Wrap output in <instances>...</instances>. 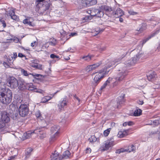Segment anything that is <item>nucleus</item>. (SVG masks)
<instances>
[{
  "instance_id": "44",
  "label": "nucleus",
  "mask_w": 160,
  "mask_h": 160,
  "mask_svg": "<svg viewBox=\"0 0 160 160\" xmlns=\"http://www.w3.org/2000/svg\"><path fill=\"white\" fill-rule=\"evenodd\" d=\"M36 117L42 120V117L41 116V114L39 111H37L35 113Z\"/></svg>"
},
{
  "instance_id": "59",
  "label": "nucleus",
  "mask_w": 160,
  "mask_h": 160,
  "mask_svg": "<svg viewBox=\"0 0 160 160\" xmlns=\"http://www.w3.org/2000/svg\"><path fill=\"white\" fill-rule=\"evenodd\" d=\"M77 35V33L76 32H72L70 33V35H69V36L70 37H73Z\"/></svg>"
},
{
  "instance_id": "28",
  "label": "nucleus",
  "mask_w": 160,
  "mask_h": 160,
  "mask_svg": "<svg viewBox=\"0 0 160 160\" xmlns=\"http://www.w3.org/2000/svg\"><path fill=\"white\" fill-rule=\"evenodd\" d=\"M33 149L31 148H28L25 153L26 157L27 158H28L31 155V152L32 151Z\"/></svg>"
},
{
  "instance_id": "4",
  "label": "nucleus",
  "mask_w": 160,
  "mask_h": 160,
  "mask_svg": "<svg viewBox=\"0 0 160 160\" xmlns=\"http://www.w3.org/2000/svg\"><path fill=\"white\" fill-rule=\"evenodd\" d=\"M19 115L24 117L28 115L29 112V108L26 104H21L18 109Z\"/></svg>"
},
{
  "instance_id": "38",
  "label": "nucleus",
  "mask_w": 160,
  "mask_h": 160,
  "mask_svg": "<svg viewBox=\"0 0 160 160\" xmlns=\"http://www.w3.org/2000/svg\"><path fill=\"white\" fill-rule=\"evenodd\" d=\"M102 62L101 61H100L98 63H96L95 64H94L91 65L93 67V68L94 70L96 69L98 67H99L100 65L101 64Z\"/></svg>"
},
{
  "instance_id": "34",
  "label": "nucleus",
  "mask_w": 160,
  "mask_h": 160,
  "mask_svg": "<svg viewBox=\"0 0 160 160\" xmlns=\"http://www.w3.org/2000/svg\"><path fill=\"white\" fill-rule=\"evenodd\" d=\"M142 111L140 109H137L134 111L133 115L135 116H138L141 114Z\"/></svg>"
},
{
  "instance_id": "47",
  "label": "nucleus",
  "mask_w": 160,
  "mask_h": 160,
  "mask_svg": "<svg viewBox=\"0 0 160 160\" xmlns=\"http://www.w3.org/2000/svg\"><path fill=\"white\" fill-rule=\"evenodd\" d=\"M97 3V0H91L89 1V3L90 5H93L96 4Z\"/></svg>"
},
{
  "instance_id": "24",
  "label": "nucleus",
  "mask_w": 160,
  "mask_h": 160,
  "mask_svg": "<svg viewBox=\"0 0 160 160\" xmlns=\"http://www.w3.org/2000/svg\"><path fill=\"white\" fill-rule=\"evenodd\" d=\"M58 153L55 151L54 153H52V155H51V160H58Z\"/></svg>"
},
{
  "instance_id": "45",
  "label": "nucleus",
  "mask_w": 160,
  "mask_h": 160,
  "mask_svg": "<svg viewBox=\"0 0 160 160\" xmlns=\"http://www.w3.org/2000/svg\"><path fill=\"white\" fill-rule=\"evenodd\" d=\"M91 56L88 55L84 56L82 57V59L85 60L89 61L91 60Z\"/></svg>"
},
{
  "instance_id": "53",
  "label": "nucleus",
  "mask_w": 160,
  "mask_h": 160,
  "mask_svg": "<svg viewBox=\"0 0 160 160\" xmlns=\"http://www.w3.org/2000/svg\"><path fill=\"white\" fill-rule=\"evenodd\" d=\"M3 64L4 66L6 68H8L9 67V65L8 63L7 62H4L3 63Z\"/></svg>"
},
{
  "instance_id": "1",
  "label": "nucleus",
  "mask_w": 160,
  "mask_h": 160,
  "mask_svg": "<svg viewBox=\"0 0 160 160\" xmlns=\"http://www.w3.org/2000/svg\"><path fill=\"white\" fill-rule=\"evenodd\" d=\"M133 64L134 63L132 59H130L125 62L124 63H121L115 66V68L119 72L115 78L116 81L113 82V86L116 85L118 82L124 80L128 72V68Z\"/></svg>"
},
{
  "instance_id": "12",
  "label": "nucleus",
  "mask_w": 160,
  "mask_h": 160,
  "mask_svg": "<svg viewBox=\"0 0 160 160\" xmlns=\"http://www.w3.org/2000/svg\"><path fill=\"white\" fill-rule=\"evenodd\" d=\"M148 79L149 81H152L157 78V75L155 72L150 71L148 74H147Z\"/></svg>"
},
{
  "instance_id": "23",
  "label": "nucleus",
  "mask_w": 160,
  "mask_h": 160,
  "mask_svg": "<svg viewBox=\"0 0 160 160\" xmlns=\"http://www.w3.org/2000/svg\"><path fill=\"white\" fill-rule=\"evenodd\" d=\"M128 130L124 131H120L118 132V137L120 138H123L127 135V132Z\"/></svg>"
},
{
  "instance_id": "13",
  "label": "nucleus",
  "mask_w": 160,
  "mask_h": 160,
  "mask_svg": "<svg viewBox=\"0 0 160 160\" xmlns=\"http://www.w3.org/2000/svg\"><path fill=\"white\" fill-rule=\"evenodd\" d=\"M159 30H157L156 31H155L153 32H152L150 35H149L148 37L142 40V44H144L146 42H147L148 40L149 39L151 38L152 37H153L155 36L156 35L158 34L159 32Z\"/></svg>"
},
{
  "instance_id": "40",
  "label": "nucleus",
  "mask_w": 160,
  "mask_h": 160,
  "mask_svg": "<svg viewBox=\"0 0 160 160\" xmlns=\"http://www.w3.org/2000/svg\"><path fill=\"white\" fill-rule=\"evenodd\" d=\"M23 22L24 24H27L30 26H32L31 22L29 21L28 19H24L23 21Z\"/></svg>"
},
{
  "instance_id": "58",
  "label": "nucleus",
  "mask_w": 160,
  "mask_h": 160,
  "mask_svg": "<svg viewBox=\"0 0 160 160\" xmlns=\"http://www.w3.org/2000/svg\"><path fill=\"white\" fill-rule=\"evenodd\" d=\"M137 102L139 104L141 105H142L144 103L143 101L140 100L138 101Z\"/></svg>"
},
{
  "instance_id": "62",
  "label": "nucleus",
  "mask_w": 160,
  "mask_h": 160,
  "mask_svg": "<svg viewBox=\"0 0 160 160\" xmlns=\"http://www.w3.org/2000/svg\"><path fill=\"white\" fill-rule=\"evenodd\" d=\"M13 58V57L11 55H9L8 58V59L9 61H11Z\"/></svg>"
},
{
  "instance_id": "22",
  "label": "nucleus",
  "mask_w": 160,
  "mask_h": 160,
  "mask_svg": "<svg viewBox=\"0 0 160 160\" xmlns=\"http://www.w3.org/2000/svg\"><path fill=\"white\" fill-rule=\"evenodd\" d=\"M88 141L91 143H93L96 141L99 142V138H96L94 135L91 136V137L88 139Z\"/></svg>"
},
{
  "instance_id": "7",
  "label": "nucleus",
  "mask_w": 160,
  "mask_h": 160,
  "mask_svg": "<svg viewBox=\"0 0 160 160\" xmlns=\"http://www.w3.org/2000/svg\"><path fill=\"white\" fill-rule=\"evenodd\" d=\"M113 142L114 141L112 139L105 141L102 145V150L104 151L109 149L113 146Z\"/></svg>"
},
{
  "instance_id": "57",
  "label": "nucleus",
  "mask_w": 160,
  "mask_h": 160,
  "mask_svg": "<svg viewBox=\"0 0 160 160\" xmlns=\"http://www.w3.org/2000/svg\"><path fill=\"white\" fill-rule=\"evenodd\" d=\"M91 149L90 148H88L86 150V153H90L91 152Z\"/></svg>"
},
{
  "instance_id": "27",
  "label": "nucleus",
  "mask_w": 160,
  "mask_h": 160,
  "mask_svg": "<svg viewBox=\"0 0 160 160\" xmlns=\"http://www.w3.org/2000/svg\"><path fill=\"white\" fill-rule=\"evenodd\" d=\"M32 133V131H28L25 133H24L23 138L24 139H27L29 138L31 136V134Z\"/></svg>"
},
{
  "instance_id": "11",
  "label": "nucleus",
  "mask_w": 160,
  "mask_h": 160,
  "mask_svg": "<svg viewBox=\"0 0 160 160\" xmlns=\"http://www.w3.org/2000/svg\"><path fill=\"white\" fill-rule=\"evenodd\" d=\"M68 100L67 96H66L63 98V100L60 101L58 104L59 109H61L65 106H66Z\"/></svg>"
},
{
  "instance_id": "48",
  "label": "nucleus",
  "mask_w": 160,
  "mask_h": 160,
  "mask_svg": "<svg viewBox=\"0 0 160 160\" xmlns=\"http://www.w3.org/2000/svg\"><path fill=\"white\" fill-rule=\"evenodd\" d=\"M35 68L39 70H42V65L38 63L36 67Z\"/></svg>"
},
{
  "instance_id": "26",
  "label": "nucleus",
  "mask_w": 160,
  "mask_h": 160,
  "mask_svg": "<svg viewBox=\"0 0 160 160\" xmlns=\"http://www.w3.org/2000/svg\"><path fill=\"white\" fill-rule=\"evenodd\" d=\"M27 89L29 90L32 91L36 89V87L33 85L32 83H27L26 87Z\"/></svg>"
},
{
  "instance_id": "43",
  "label": "nucleus",
  "mask_w": 160,
  "mask_h": 160,
  "mask_svg": "<svg viewBox=\"0 0 160 160\" xmlns=\"http://www.w3.org/2000/svg\"><path fill=\"white\" fill-rule=\"evenodd\" d=\"M40 135V138L41 139H42L46 137V134L45 132L42 131V132H41V133L39 134Z\"/></svg>"
},
{
  "instance_id": "20",
  "label": "nucleus",
  "mask_w": 160,
  "mask_h": 160,
  "mask_svg": "<svg viewBox=\"0 0 160 160\" xmlns=\"http://www.w3.org/2000/svg\"><path fill=\"white\" fill-rule=\"evenodd\" d=\"M125 95L124 94L122 96H120L117 99V108L119 107V105L122 104L124 102L125 100L124 99Z\"/></svg>"
},
{
  "instance_id": "39",
  "label": "nucleus",
  "mask_w": 160,
  "mask_h": 160,
  "mask_svg": "<svg viewBox=\"0 0 160 160\" xmlns=\"http://www.w3.org/2000/svg\"><path fill=\"white\" fill-rule=\"evenodd\" d=\"M111 129V128H109L104 131L103 135L105 137H107L108 135L110 133Z\"/></svg>"
},
{
  "instance_id": "35",
  "label": "nucleus",
  "mask_w": 160,
  "mask_h": 160,
  "mask_svg": "<svg viewBox=\"0 0 160 160\" xmlns=\"http://www.w3.org/2000/svg\"><path fill=\"white\" fill-rule=\"evenodd\" d=\"M70 155L71 153L68 150H67L65 152H64L63 154V156H64V159H67L69 158Z\"/></svg>"
},
{
  "instance_id": "63",
  "label": "nucleus",
  "mask_w": 160,
  "mask_h": 160,
  "mask_svg": "<svg viewBox=\"0 0 160 160\" xmlns=\"http://www.w3.org/2000/svg\"><path fill=\"white\" fill-rule=\"evenodd\" d=\"M58 91H57V92H55L54 94H51V99L53 97H54V95H55L57 93V92H58Z\"/></svg>"
},
{
  "instance_id": "55",
  "label": "nucleus",
  "mask_w": 160,
  "mask_h": 160,
  "mask_svg": "<svg viewBox=\"0 0 160 160\" xmlns=\"http://www.w3.org/2000/svg\"><path fill=\"white\" fill-rule=\"evenodd\" d=\"M58 160H61L62 159H64L63 156L59 155L58 154Z\"/></svg>"
},
{
  "instance_id": "19",
  "label": "nucleus",
  "mask_w": 160,
  "mask_h": 160,
  "mask_svg": "<svg viewBox=\"0 0 160 160\" xmlns=\"http://www.w3.org/2000/svg\"><path fill=\"white\" fill-rule=\"evenodd\" d=\"M112 81H114L112 78H109L103 84V85L101 86L100 90H102L107 85H109V84L111 83Z\"/></svg>"
},
{
  "instance_id": "30",
  "label": "nucleus",
  "mask_w": 160,
  "mask_h": 160,
  "mask_svg": "<svg viewBox=\"0 0 160 160\" xmlns=\"http://www.w3.org/2000/svg\"><path fill=\"white\" fill-rule=\"evenodd\" d=\"M42 128V127L41 128H37L36 129L34 130H32V132L33 133H34L37 134H40L41 133V132H42V131L41 129Z\"/></svg>"
},
{
  "instance_id": "21",
  "label": "nucleus",
  "mask_w": 160,
  "mask_h": 160,
  "mask_svg": "<svg viewBox=\"0 0 160 160\" xmlns=\"http://www.w3.org/2000/svg\"><path fill=\"white\" fill-rule=\"evenodd\" d=\"M27 84L23 82H21L19 83L18 85V88L20 90H24L27 89L26 87Z\"/></svg>"
},
{
  "instance_id": "56",
  "label": "nucleus",
  "mask_w": 160,
  "mask_h": 160,
  "mask_svg": "<svg viewBox=\"0 0 160 160\" xmlns=\"http://www.w3.org/2000/svg\"><path fill=\"white\" fill-rule=\"evenodd\" d=\"M128 13L131 15H134L137 14V13L136 12L132 11H129Z\"/></svg>"
},
{
  "instance_id": "8",
  "label": "nucleus",
  "mask_w": 160,
  "mask_h": 160,
  "mask_svg": "<svg viewBox=\"0 0 160 160\" xmlns=\"http://www.w3.org/2000/svg\"><path fill=\"white\" fill-rule=\"evenodd\" d=\"M37 2L38 3L36 5V6H37L40 3L43 2L42 6L45 10L48 9L50 7V0H37Z\"/></svg>"
},
{
  "instance_id": "5",
  "label": "nucleus",
  "mask_w": 160,
  "mask_h": 160,
  "mask_svg": "<svg viewBox=\"0 0 160 160\" xmlns=\"http://www.w3.org/2000/svg\"><path fill=\"white\" fill-rule=\"evenodd\" d=\"M7 84L8 86L12 88H16L19 85L18 80L13 77L8 78Z\"/></svg>"
},
{
  "instance_id": "17",
  "label": "nucleus",
  "mask_w": 160,
  "mask_h": 160,
  "mask_svg": "<svg viewBox=\"0 0 160 160\" xmlns=\"http://www.w3.org/2000/svg\"><path fill=\"white\" fill-rule=\"evenodd\" d=\"M60 128L57 125L51 123V133L53 134L56 131L58 132Z\"/></svg>"
},
{
  "instance_id": "32",
  "label": "nucleus",
  "mask_w": 160,
  "mask_h": 160,
  "mask_svg": "<svg viewBox=\"0 0 160 160\" xmlns=\"http://www.w3.org/2000/svg\"><path fill=\"white\" fill-rule=\"evenodd\" d=\"M135 147L132 145H129L128 148L127 149V152H133L135 150Z\"/></svg>"
},
{
  "instance_id": "25",
  "label": "nucleus",
  "mask_w": 160,
  "mask_h": 160,
  "mask_svg": "<svg viewBox=\"0 0 160 160\" xmlns=\"http://www.w3.org/2000/svg\"><path fill=\"white\" fill-rule=\"evenodd\" d=\"M8 14L10 16L12 19L14 20L17 19V17L15 14L14 11L13 10H9Z\"/></svg>"
},
{
  "instance_id": "29",
  "label": "nucleus",
  "mask_w": 160,
  "mask_h": 160,
  "mask_svg": "<svg viewBox=\"0 0 160 160\" xmlns=\"http://www.w3.org/2000/svg\"><path fill=\"white\" fill-rule=\"evenodd\" d=\"M103 29H100L99 28H96L93 32L94 34L92 35L94 36L97 35L100 32H103Z\"/></svg>"
},
{
  "instance_id": "15",
  "label": "nucleus",
  "mask_w": 160,
  "mask_h": 160,
  "mask_svg": "<svg viewBox=\"0 0 160 160\" xmlns=\"http://www.w3.org/2000/svg\"><path fill=\"white\" fill-rule=\"evenodd\" d=\"M59 133V132L57 131L53 134L51 133V144L56 140L58 136Z\"/></svg>"
},
{
  "instance_id": "14",
  "label": "nucleus",
  "mask_w": 160,
  "mask_h": 160,
  "mask_svg": "<svg viewBox=\"0 0 160 160\" xmlns=\"http://www.w3.org/2000/svg\"><path fill=\"white\" fill-rule=\"evenodd\" d=\"M143 54L142 52V51H140L135 56L132 58V60L134 64L138 60Z\"/></svg>"
},
{
  "instance_id": "51",
  "label": "nucleus",
  "mask_w": 160,
  "mask_h": 160,
  "mask_svg": "<svg viewBox=\"0 0 160 160\" xmlns=\"http://www.w3.org/2000/svg\"><path fill=\"white\" fill-rule=\"evenodd\" d=\"M5 126V122L2 121H0V128H3Z\"/></svg>"
},
{
  "instance_id": "31",
  "label": "nucleus",
  "mask_w": 160,
  "mask_h": 160,
  "mask_svg": "<svg viewBox=\"0 0 160 160\" xmlns=\"http://www.w3.org/2000/svg\"><path fill=\"white\" fill-rule=\"evenodd\" d=\"M146 26L147 25L146 24H142V26L141 27L139 28L138 29L137 31L139 32V33L142 32L146 29Z\"/></svg>"
},
{
  "instance_id": "50",
  "label": "nucleus",
  "mask_w": 160,
  "mask_h": 160,
  "mask_svg": "<svg viewBox=\"0 0 160 160\" xmlns=\"http://www.w3.org/2000/svg\"><path fill=\"white\" fill-rule=\"evenodd\" d=\"M60 32L61 34L63 36V37H65V36L67 35V33L66 32H65L64 31H63V30H62Z\"/></svg>"
},
{
  "instance_id": "41",
  "label": "nucleus",
  "mask_w": 160,
  "mask_h": 160,
  "mask_svg": "<svg viewBox=\"0 0 160 160\" xmlns=\"http://www.w3.org/2000/svg\"><path fill=\"white\" fill-rule=\"evenodd\" d=\"M86 71L88 72L94 70L93 68V67L91 65L88 66L86 68Z\"/></svg>"
},
{
  "instance_id": "64",
  "label": "nucleus",
  "mask_w": 160,
  "mask_h": 160,
  "mask_svg": "<svg viewBox=\"0 0 160 160\" xmlns=\"http://www.w3.org/2000/svg\"><path fill=\"white\" fill-rule=\"evenodd\" d=\"M74 98L76 99L78 101V102L79 103L80 102V99L78 98V97L76 95L74 96Z\"/></svg>"
},
{
  "instance_id": "54",
  "label": "nucleus",
  "mask_w": 160,
  "mask_h": 160,
  "mask_svg": "<svg viewBox=\"0 0 160 160\" xmlns=\"http://www.w3.org/2000/svg\"><path fill=\"white\" fill-rule=\"evenodd\" d=\"M18 57H20V58L25 57V59H27V58H26L25 56L22 54L21 53H18Z\"/></svg>"
},
{
  "instance_id": "36",
  "label": "nucleus",
  "mask_w": 160,
  "mask_h": 160,
  "mask_svg": "<svg viewBox=\"0 0 160 160\" xmlns=\"http://www.w3.org/2000/svg\"><path fill=\"white\" fill-rule=\"evenodd\" d=\"M57 42L58 41L56 39L53 37L51 38V45L55 46L57 44Z\"/></svg>"
},
{
  "instance_id": "3",
  "label": "nucleus",
  "mask_w": 160,
  "mask_h": 160,
  "mask_svg": "<svg viewBox=\"0 0 160 160\" xmlns=\"http://www.w3.org/2000/svg\"><path fill=\"white\" fill-rule=\"evenodd\" d=\"M107 68L108 67L106 68L100 70L98 74L96 75L93 79V84L94 86H96L101 79L103 78L105 75L108 73L109 70H108Z\"/></svg>"
},
{
  "instance_id": "16",
  "label": "nucleus",
  "mask_w": 160,
  "mask_h": 160,
  "mask_svg": "<svg viewBox=\"0 0 160 160\" xmlns=\"http://www.w3.org/2000/svg\"><path fill=\"white\" fill-rule=\"evenodd\" d=\"M99 8L102 10H104L107 13L109 12L112 11L111 7L107 5H101L99 6Z\"/></svg>"
},
{
  "instance_id": "9",
  "label": "nucleus",
  "mask_w": 160,
  "mask_h": 160,
  "mask_svg": "<svg viewBox=\"0 0 160 160\" xmlns=\"http://www.w3.org/2000/svg\"><path fill=\"white\" fill-rule=\"evenodd\" d=\"M1 119L2 121L5 123H8L10 121L9 114L6 112H3L1 113Z\"/></svg>"
},
{
  "instance_id": "37",
  "label": "nucleus",
  "mask_w": 160,
  "mask_h": 160,
  "mask_svg": "<svg viewBox=\"0 0 160 160\" xmlns=\"http://www.w3.org/2000/svg\"><path fill=\"white\" fill-rule=\"evenodd\" d=\"M50 100V97L46 96L42 99L41 102L42 103H45Z\"/></svg>"
},
{
  "instance_id": "52",
  "label": "nucleus",
  "mask_w": 160,
  "mask_h": 160,
  "mask_svg": "<svg viewBox=\"0 0 160 160\" xmlns=\"http://www.w3.org/2000/svg\"><path fill=\"white\" fill-rule=\"evenodd\" d=\"M37 61H36L34 60L33 61V63H32L31 64V66L33 68H35L36 67L37 65L38 64V63H36L35 62H36Z\"/></svg>"
},
{
  "instance_id": "60",
  "label": "nucleus",
  "mask_w": 160,
  "mask_h": 160,
  "mask_svg": "<svg viewBox=\"0 0 160 160\" xmlns=\"http://www.w3.org/2000/svg\"><path fill=\"white\" fill-rule=\"evenodd\" d=\"M14 60H15L17 57V53L16 52H14L13 53V57H12Z\"/></svg>"
},
{
  "instance_id": "33",
  "label": "nucleus",
  "mask_w": 160,
  "mask_h": 160,
  "mask_svg": "<svg viewBox=\"0 0 160 160\" xmlns=\"http://www.w3.org/2000/svg\"><path fill=\"white\" fill-rule=\"evenodd\" d=\"M78 1L79 4L82 6L87 7V2L85 0H78Z\"/></svg>"
},
{
  "instance_id": "42",
  "label": "nucleus",
  "mask_w": 160,
  "mask_h": 160,
  "mask_svg": "<svg viewBox=\"0 0 160 160\" xmlns=\"http://www.w3.org/2000/svg\"><path fill=\"white\" fill-rule=\"evenodd\" d=\"M30 74H31L32 75L35 77V78L38 79H40L42 77V75L41 74H34L32 73V74L30 73Z\"/></svg>"
},
{
  "instance_id": "2",
  "label": "nucleus",
  "mask_w": 160,
  "mask_h": 160,
  "mask_svg": "<svg viewBox=\"0 0 160 160\" xmlns=\"http://www.w3.org/2000/svg\"><path fill=\"white\" fill-rule=\"evenodd\" d=\"M12 92L9 89H8L4 92H0V102L4 104H8L12 101Z\"/></svg>"
},
{
  "instance_id": "49",
  "label": "nucleus",
  "mask_w": 160,
  "mask_h": 160,
  "mask_svg": "<svg viewBox=\"0 0 160 160\" xmlns=\"http://www.w3.org/2000/svg\"><path fill=\"white\" fill-rule=\"evenodd\" d=\"M0 22L1 23V24H2V26H3L4 28H5L6 27V24L5 22L2 19H0Z\"/></svg>"
},
{
  "instance_id": "6",
  "label": "nucleus",
  "mask_w": 160,
  "mask_h": 160,
  "mask_svg": "<svg viewBox=\"0 0 160 160\" xmlns=\"http://www.w3.org/2000/svg\"><path fill=\"white\" fill-rule=\"evenodd\" d=\"M90 15L92 16H96L97 17L101 18L104 15L103 12L99 8V6L98 8H94L89 11Z\"/></svg>"
},
{
  "instance_id": "18",
  "label": "nucleus",
  "mask_w": 160,
  "mask_h": 160,
  "mask_svg": "<svg viewBox=\"0 0 160 160\" xmlns=\"http://www.w3.org/2000/svg\"><path fill=\"white\" fill-rule=\"evenodd\" d=\"M51 63H53L56 61H58L60 59L59 57L55 54H51Z\"/></svg>"
},
{
  "instance_id": "10",
  "label": "nucleus",
  "mask_w": 160,
  "mask_h": 160,
  "mask_svg": "<svg viewBox=\"0 0 160 160\" xmlns=\"http://www.w3.org/2000/svg\"><path fill=\"white\" fill-rule=\"evenodd\" d=\"M124 14V12L120 8H118L116 11H113L112 13V15L116 18L121 17Z\"/></svg>"
},
{
  "instance_id": "46",
  "label": "nucleus",
  "mask_w": 160,
  "mask_h": 160,
  "mask_svg": "<svg viewBox=\"0 0 160 160\" xmlns=\"http://www.w3.org/2000/svg\"><path fill=\"white\" fill-rule=\"evenodd\" d=\"M21 72L22 74H23L24 76H28V73L27 72L23 69H21Z\"/></svg>"
},
{
  "instance_id": "61",
  "label": "nucleus",
  "mask_w": 160,
  "mask_h": 160,
  "mask_svg": "<svg viewBox=\"0 0 160 160\" xmlns=\"http://www.w3.org/2000/svg\"><path fill=\"white\" fill-rule=\"evenodd\" d=\"M120 149V151L121 152H125V151H127V149H125V148H121V149Z\"/></svg>"
}]
</instances>
